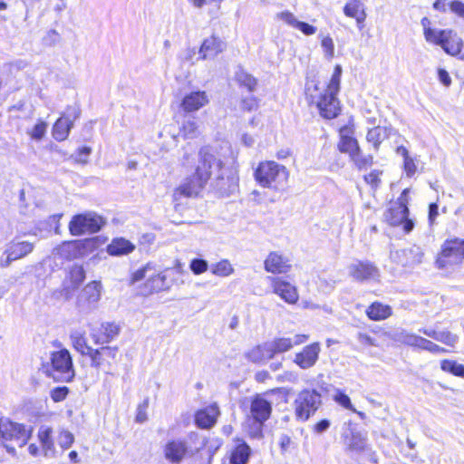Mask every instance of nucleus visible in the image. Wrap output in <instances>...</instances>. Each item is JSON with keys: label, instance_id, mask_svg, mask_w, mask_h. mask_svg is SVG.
Returning a JSON list of instances; mask_svg holds the SVG:
<instances>
[{"label": "nucleus", "instance_id": "nucleus-1", "mask_svg": "<svg viewBox=\"0 0 464 464\" xmlns=\"http://www.w3.org/2000/svg\"><path fill=\"white\" fill-rule=\"evenodd\" d=\"M223 163L218 159L212 149L208 146L202 147L198 154V163L195 172L187 177L183 182L175 189L174 198L179 199L181 197L191 198L197 196L207 185L214 173H217V179L223 180Z\"/></svg>", "mask_w": 464, "mask_h": 464}, {"label": "nucleus", "instance_id": "nucleus-2", "mask_svg": "<svg viewBox=\"0 0 464 464\" xmlns=\"http://www.w3.org/2000/svg\"><path fill=\"white\" fill-rule=\"evenodd\" d=\"M223 163L218 159L212 149L208 146L202 147L198 154V163L195 172L187 177L183 182L175 189L174 198L179 199L181 197L191 198L197 196L207 185L214 173H217V179L223 180Z\"/></svg>", "mask_w": 464, "mask_h": 464}, {"label": "nucleus", "instance_id": "nucleus-3", "mask_svg": "<svg viewBox=\"0 0 464 464\" xmlns=\"http://www.w3.org/2000/svg\"><path fill=\"white\" fill-rule=\"evenodd\" d=\"M341 75L342 67L336 65L325 88H321L315 81L306 83V98L316 105L321 115L326 119H334L339 114L340 106L336 95L340 89Z\"/></svg>", "mask_w": 464, "mask_h": 464}, {"label": "nucleus", "instance_id": "nucleus-4", "mask_svg": "<svg viewBox=\"0 0 464 464\" xmlns=\"http://www.w3.org/2000/svg\"><path fill=\"white\" fill-rule=\"evenodd\" d=\"M175 270L166 268L158 269L154 265L149 263L143 267L135 271L131 276V283L145 279L141 292L145 295L169 290L174 282Z\"/></svg>", "mask_w": 464, "mask_h": 464}, {"label": "nucleus", "instance_id": "nucleus-5", "mask_svg": "<svg viewBox=\"0 0 464 464\" xmlns=\"http://www.w3.org/2000/svg\"><path fill=\"white\" fill-rule=\"evenodd\" d=\"M341 438L346 451L355 454L370 463L377 464L376 453L369 445L366 433L358 430L350 420L343 424Z\"/></svg>", "mask_w": 464, "mask_h": 464}, {"label": "nucleus", "instance_id": "nucleus-6", "mask_svg": "<svg viewBox=\"0 0 464 464\" xmlns=\"http://www.w3.org/2000/svg\"><path fill=\"white\" fill-rule=\"evenodd\" d=\"M254 177L262 188L277 190L287 181L289 171L285 166L274 160H265L259 162L255 169Z\"/></svg>", "mask_w": 464, "mask_h": 464}, {"label": "nucleus", "instance_id": "nucleus-7", "mask_svg": "<svg viewBox=\"0 0 464 464\" xmlns=\"http://www.w3.org/2000/svg\"><path fill=\"white\" fill-rule=\"evenodd\" d=\"M464 260V240L454 238L446 240L440 253L436 259V266L440 269H450L459 266Z\"/></svg>", "mask_w": 464, "mask_h": 464}, {"label": "nucleus", "instance_id": "nucleus-8", "mask_svg": "<svg viewBox=\"0 0 464 464\" xmlns=\"http://www.w3.org/2000/svg\"><path fill=\"white\" fill-rule=\"evenodd\" d=\"M51 376L60 382H71L75 375L72 359L67 349H61L51 354Z\"/></svg>", "mask_w": 464, "mask_h": 464}, {"label": "nucleus", "instance_id": "nucleus-9", "mask_svg": "<svg viewBox=\"0 0 464 464\" xmlns=\"http://www.w3.org/2000/svg\"><path fill=\"white\" fill-rule=\"evenodd\" d=\"M105 224L102 217L95 212H85L72 217L69 223V231L72 236L95 233Z\"/></svg>", "mask_w": 464, "mask_h": 464}, {"label": "nucleus", "instance_id": "nucleus-10", "mask_svg": "<svg viewBox=\"0 0 464 464\" xmlns=\"http://www.w3.org/2000/svg\"><path fill=\"white\" fill-rule=\"evenodd\" d=\"M34 428L14 422L7 418H0V434L3 439L7 440H14L19 447H24L32 437Z\"/></svg>", "mask_w": 464, "mask_h": 464}, {"label": "nucleus", "instance_id": "nucleus-11", "mask_svg": "<svg viewBox=\"0 0 464 464\" xmlns=\"http://www.w3.org/2000/svg\"><path fill=\"white\" fill-rule=\"evenodd\" d=\"M102 293V285L100 281L88 283L77 297V307L82 312H90L97 307Z\"/></svg>", "mask_w": 464, "mask_h": 464}, {"label": "nucleus", "instance_id": "nucleus-12", "mask_svg": "<svg viewBox=\"0 0 464 464\" xmlns=\"http://www.w3.org/2000/svg\"><path fill=\"white\" fill-rule=\"evenodd\" d=\"M407 192L408 189L403 190L399 202L388 210L385 218L392 226L402 225L403 230L409 233L413 229L414 223L408 218L409 209L403 198Z\"/></svg>", "mask_w": 464, "mask_h": 464}, {"label": "nucleus", "instance_id": "nucleus-13", "mask_svg": "<svg viewBox=\"0 0 464 464\" xmlns=\"http://www.w3.org/2000/svg\"><path fill=\"white\" fill-rule=\"evenodd\" d=\"M34 243L29 241H12L0 257V266L7 267L13 261L21 259L34 250Z\"/></svg>", "mask_w": 464, "mask_h": 464}, {"label": "nucleus", "instance_id": "nucleus-14", "mask_svg": "<svg viewBox=\"0 0 464 464\" xmlns=\"http://www.w3.org/2000/svg\"><path fill=\"white\" fill-rule=\"evenodd\" d=\"M349 276L355 281L377 280L380 271L370 261L356 260L347 267Z\"/></svg>", "mask_w": 464, "mask_h": 464}, {"label": "nucleus", "instance_id": "nucleus-15", "mask_svg": "<svg viewBox=\"0 0 464 464\" xmlns=\"http://www.w3.org/2000/svg\"><path fill=\"white\" fill-rule=\"evenodd\" d=\"M273 293L290 304H295L299 299L297 288L282 277L269 276Z\"/></svg>", "mask_w": 464, "mask_h": 464}, {"label": "nucleus", "instance_id": "nucleus-16", "mask_svg": "<svg viewBox=\"0 0 464 464\" xmlns=\"http://www.w3.org/2000/svg\"><path fill=\"white\" fill-rule=\"evenodd\" d=\"M270 410L271 408H249L245 425L252 437L261 436L263 423L269 418Z\"/></svg>", "mask_w": 464, "mask_h": 464}, {"label": "nucleus", "instance_id": "nucleus-17", "mask_svg": "<svg viewBox=\"0 0 464 464\" xmlns=\"http://www.w3.org/2000/svg\"><path fill=\"white\" fill-rule=\"evenodd\" d=\"M210 102L205 91H193L184 95L180 107L185 112H195L207 106Z\"/></svg>", "mask_w": 464, "mask_h": 464}, {"label": "nucleus", "instance_id": "nucleus-18", "mask_svg": "<svg viewBox=\"0 0 464 464\" xmlns=\"http://www.w3.org/2000/svg\"><path fill=\"white\" fill-rule=\"evenodd\" d=\"M320 352V343L317 342L313 343L304 346L301 352L295 353L294 362L301 369H309L318 361Z\"/></svg>", "mask_w": 464, "mask_h": 464}, {"label": "nucleus", "instance_id": "nucleus-19", "mask_svg": "<svg viewBox=\"0 0 464 464\" xmlns=\"http://www.w3.org/2000/svg\"><path fill=\"white\" fill-rule=\"evenodd\" d=\"M288 392L285 389H276L253 397L251 406H272L273 404H285Z\"/></svg>", "mask_w": 464, "mask_h": 464}, {"label": "nucleus", "instance_id": "nucleus-20", "mask_svg": "<svg viewBox=\"0 0 464 464\" xmlns=\"http://www.w3.org/2000/svg\"><path fill=\"white\" fill-rule=\"evenodd\" d=\"M391 257L403 266H411L421 263L423 252L420 247L413 246L407 249L392 252Z\"/></svg>", "mask_w": 464, "mask_h": 464}, {"label": "nucleus", "instance_id": "nucleus-21", "mask_svg": "<svg viewBox=\"0 0 464 464\" xmlns=\"http://www.w3.org/2000/svg\"><path fill=\"white\" fill-rule=\"evenodd\" d=\"M117 353V347L103 346L100 349L92 348L87 355L91 359V366L100 369L106 364L110 365L111 362L115 360Z\"/></svg>", "mask_w": 464, "mask_h": 464}, {"label": "nucleus", "instance_id": "nucleus-22", "mask_svg": "<svg viewBox=\"0 0 464 464\" xmlns=\"http://www.w3.org/2000/svg\"><path fill=\"white\" fill-rule=\"evenodd\" d=\"M188 452V444L184 440H172L163 449L165 459L172 464H179Z\"/></svg>", "mask_w": 464, "mask_h": 464}, {"label": "nucleus", "instance_id": "nucleus-23", "mask_svg": "<svg viewBox=\"0 0 464 464\" xmlns=\"http://www.w3.org/2000/svg\"><path fill=\"white\" fill-rule=\"evenodd\" d=\"M226 49V43L220 38L211 35L206 38L200 48L199 55L203 60L213 59Z\"/></svg>", "mask_w": 464, "mask_h": 464}, {"label": "nucleus", "instance_id": "nucleus-24", "mask_svg": "<svg viewBox=\"0 0 464 464\" xmlns=\"http://www.w3.org/2000/svg\"><path fill=\"white\" fill-rule=\"evenodd\" d=\"M276 18L293 28L301 31L304 35H313L317 31L315 26L299 21L296 16L290 11L279 12L276 14Z\"/></svg>", "mask_w": 464, "mask_h": 464}, {"label": "nucleus", "instance_id": "nucleus-25", "mask_svg": "<svg viewBox=\"0 0 464 464\" xmlns=\"http://www.w3.org/2000/svg\"><path fill=\"white\" fill-rule=\"evenodd\" d=\"M265 270L272 274L286 273L290 266L288 260L278 252H271L264 262Z\"/></svg>", "mask_w": 464, "mask_h": 464}, {"label": "nucleus", "instance_id": "nucleus-26", "mask_svg": "<svg viewBox=\"0 0 464 464\" xmlns=\"http://www.w3.org/2000/svg\"><path fill=\"white\" fill-rule=\"evenodd\" d=\"M77 117L78 112L74 110L72 118H70V116H62L59 118L53 124V137L58 141L65 140Z\"/></svg>", "mask_w": 464, "mask_h": 464}, {"label": "nucleus", "instance_id": "nucleus-27", "mask_svg": "<svg viewBox=\"0 0 464 464\" xmlns=\"http://www.w3.org/2000/svg\"><path fill=\"white\" fill-rule=\"evenodd\" d=\"M419 332L451 348L456 346L459 339V335L448 330L437 331L432 328L424 327L420 329Z\"/></svg>", "mask_w": 464, "mask_h": 464}, {"label": "nucleus", "instance_id": "nucleus-28", "mask_svg": "<svg viewBox=\"0 0 464 464\" xmlns=\"http://www.w3.org/2000/svg\"><path fill=\"white\" fill-rule=\"evenodd\" d=\"M135 249V245L123 237H116L107 246L106 251L110 256H120L129 255Z\"/></svg>", "mask_w": 464, "mask_h": 464}, {"label": "nucleus", "instance_id": "nucleus-29", "mask_svg": "<svg viewBox=\"0 0 464 464\" xmlns=\"http://www.w3.org/2000/svg\"><path fill=\"white\" fill-rule=\"evenodd\" d=\"M53 430L50 427L42 426L39 429L37 437L43 448L44 456L46 458H54L56 449L52 438Z\"/></svg>", "mask_w": 464, "mask_h": 464}, {"label": "nucleus", "instance_id": "nucleus-30", "mask_svg": "<svg viewBox=\"0 0 464 464\" xmlns=\"http://www.w3.org/2000/svg\"><path fill=\"white\" fill-rule=\"evenodd\" d=\"M343 13L346 16L354 18L359 28H362V24L366 18V14L363 5L360 0H348L343 7Z\"/></svg>", "mask_w": 464, "mask_h": 464}, {"label": "nucleus", "instance_id": "nucleus-31", "mask_svg": "<svg viewBox=\"0 0 464 464\" xmlns=\"http://www.w3.org/2000/svg\"><path fill=\"white\" fill-rule=\"evenodd\" d=\"M219 415L218 408H203L195 416L197 425L203 429L213 426Z\"/></svg>", "mask_w": 464, "mask_h": 464}, {"label": "nucleus", "instance_id": "nucleus-32", "mask_svg": "<svg viewBox=\"0 0 464 464\" xmlns=\"http://www.w3.org/2000/svg\"><path fill=\"white\" fill-rule=\"evenodd\" d=\"M102 334H98L92 331L91 336L96 344H103L111 341L119 334L120 328L118 325L107 323L102 325Z\"/></svg>", "mask_w": 464, "mask_h": 464}, {"label": "nucleus", "instance_id": "nucleus-33", "mask_svg": "<svg viewBox=\"0 0 464 464\" xmlns=\"http://www.w3.org/2000/svg\"><path fill=\"white\" fill-rule=\"evenodd\" d=\"M440 47L449 54L456 56L461 53L463 41L456 32L450 30V35L445 37Z\"/></svg>", "mask_w": 464, "mask_h": 464}, {"label": "nucleus", "instance_id": "nucleus-34", "mask_svg": "<svg viewBox=\"0 0 464 464\" xmlns=\"http://www.w3.org/2000/svg\"><path fill=\"white\" fill-rule=\"evenodd\" d=\"M53 254L55 256H59L66 260L80 258L78 256V246L76 240L65 241L53 249Z\"/></svg>", "mask_w": 464, "mask_h": 464}, {"label": "nucleus", "instance_id": "nucleus-35", "mask_svg": "<svg viewBox=\"0 0 464 464\" xmlns=\"http://www.w3.org/2000/svg\"><path fill=\"white\" fill-rule=\"evenodd\" d=\"M79 257L86 256L96 251L104 241L100 237L76 240Z\"/></svg>", "mask_w": 464, "mask_h": 464}, {"label": "nucleus", "instance_id": "nucleus-36", "mask_svg": "<svg viewBox=\"0 0 464 464\" xmlns=\"http://www.w3.org/2000/svg\"><path fill=\"white\" fill-rule=\"evenodd\" d=\"M366 314L372 321H382L392 315V308L380 302H374L366 309Z\"/></svg>", "mask_w": 464, "mask_h": 464}, {"label": "nucleus", "instance_id": "nucleus-37", "mask_svg": "<svg viewBox=\"0 0 464 464\" xmlns=\"http://www.w3.org/2000/svg\"><path fill=\"white\" fill-rule=\"evenodd\" d=\"M246 358L256 363H262L273 358L268 343L252 348L247 352Z\"/></svg>", "mask_w": 464, "mask_h": 464}, {"label": "nucleus", "instance_id": "nucleus-38", "mask_svg": "<svg viewBox=\"0 0 464 464\" xmlns=\"http://www.w3.org/2000/svg\"><path fill=\"white\" fill-rule=\"evenodd\" d=\"M70 339L73 348L82 355H87L92 349L87 344L85 331L82 329H75L72 331Z\"/></svg>", "mask_w": 464, "mask_h": 464}, {"label": "nucleus", "instance_id": "nucleus-39", "mask_svg": "<svg viewBox=\"0 0 464 464\" xmlns=\"http://www.w3.org/2000/svg\"><path fill=\"white\" fill-rule=\"evenodd\" d=\"M392 339L402 344L420 349L423 337L406 330H401L393 334Z\"/></svg>", "mask_w": 464, "mask_h": 464}, {"label": "nucleus", "instance_id": "nucleus-40", "mask_svg": "<svg viewBox=\"0 0 464 464\" xmlns=\"http://www.w3.org/2000/svg\"><path fill=\"white\" fill-rule=\"evenodd\" d=\"M298 406H316L321 404L322 394L315 390H304L295 401Z\"/></svg>", "mask_w": 464, "mask_h": 464}, {"label": "nucleus", "instance_id": "nucleus-41", "mask_svg": "<svg viewBox=\"0 0 464 464\" xmlns=\"http://www.w3.org/2000/svg\"><path fill=\"white\" fill-rule=\"evenodd\" d=\"M183 139H195L199 135V125L194 117L187 118L179 129Z\"/></svg>", "mask_w": 464, "mask_h": 464}, {"label": "nucleus", "instance_id": "nucleus-42", "mask_svg": "<svg viewBox=\"0 0 464 464\" xmlns=\"http://www.w3.org/2000/svg\"><path fill=\"white\" fill-rule=\"evenodd\" d=\"M250 455V448L246 443L237 445L231 453V464H246Z\"/></svg>", "mask_w": 464, "mask_h": 464}, {"label": "nucleus", "instance_id": "nucleus-43", "mask_svg": "<svg viewBox=\"0 0 464 464\" xmlns=\"http://www.w3.org/2000/svg\"><path fill=\"white\" fill-rule=\"evenodd\" d=\"M267 343L273 357L276 353H285L293 348V343L291 338H276Z\"/></svg>", "mask_w": 464, "mask_h": 464}, {"label": "nucleus", "instance_id": "nucleus-44", "mask_svg": "<svg viewBox=\"0 0 464 464\" xmlns=\"http://www.w3.org/2000/svg\"><path fill=\"white\" fill-rule=\"evenodd\" d=\"M338 148L341 152L348 153L351 157L358 150L360 147L358 141L354 138L345 135L342 132Z\"/></svg>", "mask_w": 464, "mask_h": 464}, {"label": "nucleus", "instance_id": "nucleus-45", "mask_svg": "<svg viewBox=\"0 0 464 464\" xmlns=\"http://www.w3.org/2000/svg\"><path fill=\"white\" fill-rule=\"evenodd\" d=\"M450 30H440L437 28L433 29H427L426 34H424V38L428 43L436 44V45H441L443 43V40L446 39L445 37L447 35H450Z\"/></svg>", "mask_w": 464, "mask_h": 464}, {"label": "nucleus", "instance_id": "nucleus-46", "mask_svg": "<svg viewBox=\"0 0 464 464\" xmlns=\"http://www.w3.org/2000/svg\"><path fill=\"white\" fill-rule=\"evenodd\" d=\"M440 369L445 372H450L455 376L464 378V365L452 360H442Z\"/></svg>", "mask_w": 464, "mask_h": 464}, {"label": "nucleus", "instance_id": "nucleus-47", "mask_svg": "<svg viewBox=\"0 0 464 464\" xmlns=\"http://www.w3.org/2000/svg\"><path fill=\"white\" fill-rule=\"evenodd\" d=\"M236 80L241 86L246 87L249 92H253L257 84L256 79L242 69L236 72Z\"/></svg>", "mask_w": 464, "mask_h": 464}, {"label": "nucleus", "instance_id": "nucleus-48", "mask_svg": "<svg viewBox=\"0 0 464 464\" xmlns=\"http://www.w3.org/2000/svg\"><path fill=\"white\" fill-rule=\"evenodd\" d=\"M211 272L217 276L227 277L234 273V268L228 260L223 259L212 266Z\"/></svg>", "mask_w": 464, "mask_h": 464}, {"label": "nucleus", "instance_id": "nucleus-49", "mask_svg": "<svg viewBox=\"0 0 464 464\" xmlns=\"http://www.w3.org/2000/svg\"><path fill=\"white\" fill-rule=\"evenodd\" d=\"M85 278V271L82 266L74 265L71 267L68 273V279L71 285L76 288Z\"/></svg>", "mask_w": 464, "mask_h": 464}, {"label": "nucleus", "instance_id": "nucleus-50", "mask_svg": "<svg viewBox=\"0 0 464 464\" xmlns=\"http://www.w3.org/2000/svg\"><path fill=\"white\" fill-rule=\"evenodd\" d=\"M47 128V122L43 120H38L34 126L26 132L32 140L39 141L44 137Z\"/></svg>", "mask_w": 464, "mask_h": 464}, {"label": "nucleus", "instance_id": "nucleus-51", "mask_svg": "<svg viewBox=\"0 0 464 464\" xmlns=\"http://www.w3.org/2000/svg\"><path fill=\"white\" fill-rule=\"evenodd\" d=\"M385 138V130L380 126L374 127L369 130L366 139L369 142L372 143L375 149L379 148V145Z\"/></svg>", "mask_w": 464, "mask_h": 464}, {"label": "nucleus", "instance_id": "nucleus-52", "mask_svg": "<svg viewBox=\"0 0 464 464\" xmlns=\"http://www.w3.org/2000/svg\"><path fill=\"white\" fill-rule=\"evenodd\" d=\"M350 158L360 169H365L372 164V157L371 155H363L360 148Z\"/></svg>", "mask_w": 464, "mask_h": 464}, {"label": "nucleus", "instance_id": "nucleus-53", "mask_svg": "<svg viewBox=\"0 0 464 464\" xmlns=\"http://www.w3.org/2000/svg\"><path fill=\"white\" fill-rule=\"evenodd\" d=\"M321 47L326 59L331 60L334 56V44L333 38L327 35H320Z\"/></svg>", "mask_w": 464, "mask_h": 464}, {"label": "nucleus", "instance_id": "nucleus-54", "mask_svg": "<svg viewBox=\"0 0 464 464\" xmlns=\"http://www.w3.org/2000/svg\"><path fill=\"white\" fill-rule=\"evenodd\" d=\"M74 441V436L72 432L63 430L58 436V443L63 450L69 449Z\"/></svg>", "mask_w": 464, "mask_h": 464}, {"label": "nucleus", "instance_id": "nucleus-55", "mask_svg": "<svg viewBox=\"0 0 464 464\" xmlns=\"http://www.w3.org/2000/svg\"><path fill=\"white\" fill-rule=\"evenodd\" d=\"M421 350L428 351L434 354H440L447 352V350L439 344L433 343L432 341H430L426 338H423L420 348Z\"/></svg>", "mask_w": 464, "mask_h": 464}, {"label": "nucleus", "instance_id": "nucleus-56", "mask_svg": "<svg viewBox=\"0 0 464 464\" xmlns=\"http://www.w3.org/2000/svg\"><path fill=\"white\" fill-rule=\"evenodd\" d=\"M331 396L334 401L341 406H352L351 401L348 395L340 391L339 389H334L332 391Z\"/></svg>", "mask_w": 464, "mask_h": 464}, {"label": "nucleus", "instance_id": "nucleus-57", "mask_svg": "<svg viewBox=\"0 0 464 464\" xmlns=\"http://www.w3.org/2000/svg\"><path fill=\"white\" fill-rule=\"evenodd\" d=\"M403 169L407 177H412L417 171V160L411 156L403 160Z\"/></svg>", "mask_w": 464, "mask_h": 464}, {"label": "nucleus", "instance_id": "nucleus-58", "mask_svg": "<svg viewBox=\"0 0 464 464\" xmlns=\"http://www.w3.org/2000/svg\"><path fill=\"white\" fill-rule=\"evenodd\" d=\"M190 269L196 275L202 274L208 270V263L203 259H193L190 263Z\"/></svg>", "mask_w": 464, "mask_h": 464}, {"label": "nucleus", "instance_id": "nucleus-59", "mask_svg": "<svg viewBox=\"0 0 464 464\" xmlns=\"http://www.w3.org/2000/svg\"><path fill=\"white\" fill-rule=\"evenodd\" d=\"M450 10L457 16L464 19V3L459 0H452L450 3Z\"/></svg>", "mask_w": 464, "mask_h": 464}, {"label": "nucleus", "instance_id": "nucleus-60", "mask_svg": "<svg viewBox=\"0 0 464 464\" xmlns=\"http://www.w3.org/2000/svg\"><path fill=\"white\" fill-rule=\"evenodd\" d=\"M67 394H68V389L66 387H61V388H56V389L53 390L51 392V397H52L53 402H60L63 399H65Z\"/></svg>", "mask_w": 464, "mask_h": 464}, {"label": "nucleus", "instance_id": "nucleus-61", "mask_svg": "<svg viewBox=\"0 0 464 464\" xmlns=\"http://www.w3.org/2000/svg\"><path fill=\"white\" fill-rule=\"evenodd\" d=\"M381 173L382 172H380L378 170H373V171L370 172L368 175L364 176V179L372 188H377L380 183Z\"/></svg>", "mask_w": 464, "mask_h": 464}, {"label": "nucleus", "instance_id": "nucleus-62", "mask_svg": "<svg viewBox=\"0 0 464 464\" xmlns=\"http://www.w3.org/2000/svg\"><path fill=\"white\" fill-rule=\"evenodd\" d=\"M438 77H439L440 82L446 87H449L450 85L451 78L446 70L439 69Z\"/></svg>", "mask_w": 464, "mask_h": 464}, {"label": "nucleus", "instance_id": "nucleus-63", "mask_svg": "<svg viewBox=\"0 0 464 464\" xmlns=\"http://www.w3.org/2000/svg\"><path fill=\"white\" fill-rule=\"evenodd\" d=\"M358 341L364 345L377 346L375 340L367 334L360 333L358 334Z\"/></svg>", "mask_w": 464, "mask_h": 464}, {"label": "nucleus", "instance_id": "nucleus-64", "mask_svg": "<svg viewBox=\"0 0 464 464\" xmlns=\"http://www.w3.org/2000/svg\"><path fill=\"white\" fill-rule=\"evenodd\" d=\"M450 1L449 0H436L433 4V8L445 13L448 10V7L450 8Z\"/></svg>", "mask_w": 464, "mask_h": 464}]
</instances>
